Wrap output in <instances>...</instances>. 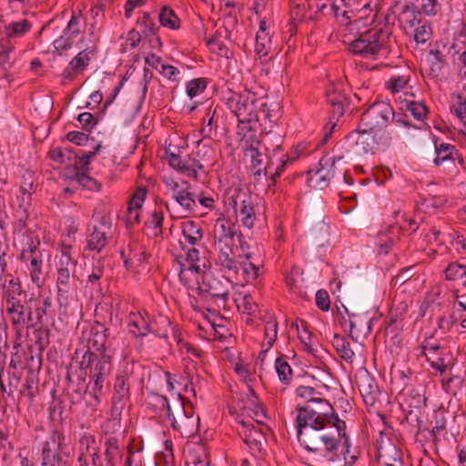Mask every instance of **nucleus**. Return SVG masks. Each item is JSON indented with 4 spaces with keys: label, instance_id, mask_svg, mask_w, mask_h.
<instances>
[{
    "label": "nucleus",
    "instance_id": "ddd939ff",
    "mask_svg": "<svg viewBox=\"0 0 466 466\" xmlns=\"http://www.w3.org/2000/svg\"><path fill=\"white\" fill-rule=\"evenodd\" d=\"M340 84L330 83L326 87V99L333 116H343L355 114L349 98L340 89Z\"/></svg>",
    "mask_w": 466,
    "mask_h": 466
},
{
    "label": "nucleus",
    "instance_id": "c9c22d12",
    "mask_svg": "<svg viewBox=\"0 0 466 466\" xmlns=\"http://www.w3.org/2000/svg\"><path fill=\"white\" fill-rule=\"evenodd\" d=\"M332 345L339 356L347 363H352L355 353L351 349L350 342L348 338L339 334H334Z\"/></svg>",
    "mask_w": 466,
    "mask_h": 466
},
{
    "label": "nucleus",
    "instance_id": "9d476101",
    "mask_svg": "<svg viewBox=\"0 0 466 466\" xmlns=\"http://www.w3.org/2000/svg\"><path fill=\"white\" fill-rule=\"evenodd\" d=\"M173 411L168 413V420L173 430L178 431L182 436L189 437L197 431L198 419L195 420L189 415L184 406V400L181 395L173 402Z\"/></svg>",
    "mask_w": 466,
    "mask_h": 466
},
{
    "label": "nucleus",
    "instance_id": "603ef678",
    "mask_svg": "<svg viewBox=\"0 0 466 466\" xmlns=\"http://www.w3.org/2000/svg\"><path fill=\"white\" fill-rule=\"evenodd\" d=\"M151 402L148 405L154 409L155 411H165L168 418V413L173 411V405L171 406L166 396L158 393L150 394Z\"/></svg>",
    "mask_w": 466,
    "mask_h": 466
},
{
    "label": "nucleus",
    "instance_id": "473e14b6",
    "mask_svg": "<svg viewBox=\"0 0 466 466\" xmlns=\"http://www.w3.org/2000/svg\"><path fill=\"white\" fill-rule=\"evenodd\" d=\"M209 452L207 446L198 444L188 450L187 455V464L188 466H209Z\"/></svg>",
    "mask_w": 466,
    "mask_h": 466
},
{
    "label": "nucleus",
    "instance_id": "c85d7f7f",
    "mask_svg": "<svg viewBox=\"0 0 466 466\" xmlns=\"http://www.w3.org/2000/svg\"><path fill=\"white\" fill-rule=\"evenodd\" d=\"M108 329L99 322H96L90 330L88 349L93 352H109L106 348Z\"/></svg>",
    "mask_w": 466,
    "mask_h": 466
},
{
    "label": "nucleus",
    "instance_id": "7ed1b4c3",
    "mask_svg": "<svg viewBox=\"0 0 466 466\" xmlns=\"http://www.w3.org/2000/svg\"><path fill=\"white\" fill-rule=\"evenodd\" d=\"M391 14L384 15V25L380 28L367 30L349 44L350 53L363 58L376 59L381 51H389V41L392 35Z\"/></svg>",
    "mask_w": 466,
    "mask_h": 466
},
{
    "label": "nucleus",
    "instance_id": "f3484780",
    "mask_svg": "<svg viewBox=\"0 0 466 466\" xmlns=\"http://www.w3.org/2000/svg\"><path fill=\"white\" fill-rule=\"evenodd\" d=\"M357 387L367 405H373L380 393L375 379L367 370L360 371L356 377Z\"/></svg>",
    "mask_w": 466,
    "mask_h": 466
},
{
    "label": "nucleus",
    "instance_id": "49530a36",
    "mask_svg": "<svg viewBox=\"0 0 466 466\" xmlns=\"http://www.w3.org/2000/svg\"><path fill=\"white\" fill-rule=\"evenodd\" d=\"M370 114L371 116H394V110L390 103L385 101H376L371 104L366 110L361 114L362 116Z\"/></svg>",
    "mask_w": 466,
    "mask_h": 466
},
{
    "label": "nucleus",
    "instance_id": "774afa93",
    "mask_svg": "<svg viewBox=\"0 0 466 466\" xmlns=\"http://www.w3.org/2000/svg\"><path fill=\"white\" fill-rule=\"evenodd\" d=\"M404 106L411 113L412 116H427L429 114V109L422 101H406Z\"/></svg>",
    "mask_w": 466,
    "mask_h": 466
},
{
    "label": "nucleus",
    "instance_id": "f704fd0d",
    "mask_svg": "<svg viewBox=\"0 0 466 466\" xmlns=\"http://www.w3.org/2000/svg\"><path fill=\"white\" fill-rule=\"evenodd\" d=\"M428 63L429 76L437 79L442 75L443 68L447 65L446 56L440 50H431L428 54Z\"/></svg>",
    "mask_w": 466,
    "mask_h": 466
},
{
    "label": "nucleus",
    "instance_id": "423d86ee",
    "mask_svg": "<svg viewBox=\"0 0 466 466\" xmlns=\"http://www.w3.org/2000/svg\"><path fill=\"white\" fill-rule=\"evenodd\" d=\"M30 302L31 299H24V301H13V304L6 305V313L10 317L11 325L17 339H22L25 329L35 327Z\"/></svg>",
    "mask_w": 466,
    "mask_h": 466
},
{
    "label": "nucleus",
    "instance_id": "864d4df0",
    "mask_svg": "<svg viewBox=\"0 0 466 466\" xmlns=\"http://www.w3.org/2000/svg\"><path fill=\"white\" fill-rule=\"evenodd\" d=\"M410 79V74L391 76L386 83L385 87L391 93H399L406 88Z\"/></svg>",
    "mask_w": 466,
    "mask_h": 466
},
{
    "label": "nucleus",
    "instance_id": "79ce46f5",
    "mask_svg": "<svg viewBox=\"0 0 466 466\" xmlns=\"http://www.w3.org/2000/svg\"><path fill=\"white\" fill-rule=\"evenodd\" d=\"M158 20L162 26L173 30L178 29L180 26V19L176 15L175 11L167 5H164L161 8Z\"/></svg>",
    "mask_w": 466,
    "mask_h": 466
},
{
    "label": "nucleus",
    "instance_id": "a878e982",
    "mask_svg": "<svg viewBox=\"0 0 466 466\" xmlns=\"http://www.w3.org/2000/svg\"><path fill=\"white\" fill-rule=\"evenodd\" d=\"M107 231L96 224L90 225L86 232V249L100 253L107 244Z\"/></svg>",
    "mask_w": 466,
    "mask_h": 466
},
{
    "label": "nucleus",
    "instance_id": "4468645a",
    "mask_svg": "<svg viewBox=\"0 0 466 466\" xmlns=\"http://www.w3.org/2000/svg\"><path fill=\"white\" fill-rule=\"evenodd\" d=\"M81 12H79L78 15H76L73 12L70 20L68 21L66 26L62 32V35L58 38H56L53 43L56 51L61 52L72 48L76 42V39L79 36L81 33Z\"/></svg>",
    "mask_w": 466,
    "mask_h": 466
},
{
    "label": "nucleus",
    "instance_id": "412c9836",
    "mask_svg": "<svg viewBox=\"0 0 466 466\" xmlns=\"http://www.w3.org/2000/svg\"><path fill=\"white\" fill-rule=\"evenodd\" d=\"M65 441L66 437L58 431H54L46 440L47 443L50 445V450L54 451L56 466H66V459L69 457Z\"/></svg>",
    "mask_w": 466,
    "mask_h": 466
},
{
    "label": "nucleus",
    "instance_id": "4be33fe9",
    "mask_svg": "<svg viewBox=\"0 0 466 466\" xmlns=\"http://www.w3.org/2000/svg\"><path fill=\"white\" fill-rule=\"evenodd\" d=\"M336 454L338 455L339 462H335V466H352L360 457V451L354 448L351 449L350 438L345 433L342 437L339 445H336Z\"/></svg>",
    "mask_w": 466,
    "mask_h": 466
},
{
    "label": "nucleus",
    "instance_id": "dca6fc26",
    "mask_svg": "<svg viewBox=\"0 0 466 466\" xmlns=\"http://www.w3.org/2000/svg\"><path fill=\"white\" fill-rule=\"evenodd\" d=\"M96 53L95 46H87L80 51L64 69L62 76L66 80H73L77 75L83 74L90 64L91 56Z\"/></svg>",
    "mask_w": 466,
    "mask_h": 466
},
{
    "label": "nucleus",
    "instance_id": "7c9ffc66",
    "mask_svg": "<svg viewBox=\"0 0 466 466\" xmlns=\"http://www.w3.org/2000/svg\"><path fill=\"white\" fill-rule=\"evenodd\" d=\"M176 261L177 262L178 266V278L180 282L187 287L188 289L194 288V283H196L198 286V283H201L198 280V275H203V272H205L203 269L202 271H197L191 267L187 266V263H184L181 257H177Z\"/></svg>",
    "mask_w": 466,
    "mask_h": 466
},
{
    "label": "nucleus",
    "instance_id": "bf43d9fd",
    "mask_svg": "<svg viewBox=\"0 0 466 466\" xmlns=\"http://www.w3.org/2000/svg\"><path fill=\"white\" fill-rule=\"evenodd\" d=\"M137 25L145 37L156 34V25L151 15L147 12H145L143 15L137 19Z\"/></svg>",
    "mask_w": 466,
    "mask_h": 466
},
{
    "label": "nucleus",
    "instance_id": "ea45409f",
    "mask_svg": "<svg viewBox=\"0 0 466 466\" xmlns=\"http://www.w3.org/2000/svg\"><path fill=\"white\" fill-rule=\"evenodd\" d=\"M307 183L309 187L316 189H325L329 186V181L324 175L323 170L318 164L315 168H309L307 172Z\"/></svg>",
    "mask_w": 466,
    "mask_h": 466
},
{
    "label": "nucleus",
    "instance_id": "3c124183",
    "mask_svg": "<svg viewBox=\"0 0 466 466\" xmlns=\"http://www.w3.org/2000/svg\"><path fill=\"white\" fill-rule=\"evenodd\" d=\"M173 198L181 206V208L186 212L192 213L195 211L197 202L193 198L192 193H190L187 189H181L179 192H177Z\"/></svg>",
    "mask_w": 466,
    "mask_h": 466
},
{
    "label": "nucleus",
    "instance_id": "0e129e2a",
    "mask_svg": "<svg viewBox=\"0 0 466 466\" xmlns=\"http://www.w3.org/2000/svg\"><path fill=\"white\" fill-rule=\"evenodd\" d=\"M21 339H17L15 337L13 351L11 353V360L8 365L9 370H16L17 367L22 363L25 351L21 349Z\"/></svg>",
    "mask_w": 466,
    "mask_h": 466
},
{
    "label": "nucleus",
    "instance_id": "cd10ccee",
    "mask_svg": "<svg viewBox=\"0 0 466 466\" xmlns=\"http://www.w3.org/2000/svg\"><path fill=\"white\" fill-rule=\"evenodd\" d=\"M105 273V259L93 258L90 272L87 274L86 288L96 293L101 292V279Z\"/></svg>",
    "mask_w": 466,
    "mask_h": 466
},
{
    "label": "nucleus",
    "instance_id": "37998d69",
    "mask_svg": "<svg viewBox=\"0 0 466 466\" xmlns=\"http://www.w3.org/2000/svg\"><path fill=\"white\" fill-rule=\"evenodd\" d=\"M50 158L59 164H71L76 152L72 147H54L49 152Z\"/></svg>",
    "mask_w": 466,
    "mask_h": 466
},
{
    "label": "nucleus",
    "instance_id": "c756f323",
    "mask_svg": "<svg viewBox=\"0 0 466 466\" xmlns=\"http://www.w3.org/2000/svg\"><path fill=\"white\" fill-rule=\"evenodd\" d=\"M236 230L223 218H218L214 228L215 246L223 244L235 245Z\"/></svg>",
    "mask_w": 466,
    "mask_h": 466
},
{
    "label": "nucleus",
    "instance_id": "4d7b16f0",
    "mask_svg": "<svg viewBox=\"0 0 466 466\" xmlns=\"http://www.w3.org/2000/svg\"><path fill=\"white\" fill-rule=\"evenodd\" d=\"M419 3L420 14L426 16H435L441 12V4L439 0H416Z\"/></svg>",
    "mask_w": 466,
    "mask_h": 466
},
{
    "label": "nucleus",
    "instance_id": "6ab92c4d",
    "mask_svg": "<svg viewBox=\"0 0 466 466\" xmlns=\"http://www.w3.org/2000/svg\"><path fill=\"white\" fill-rule=\"evenodd\" d=\"M233 248L234 245L229 244L216 246V248L218 250L216 264L221 271L228 276H236L238 273V264L235 259Z\"/></svg>",
    "mask_w": 466,
    "mask_h": 466
},
{
    "label": "nucleus",
    "instance_id": "5fc2aeb1",
    "mask_svg": "<svg viewBox=\"0 0 466 466\" xmlns=\"http://www.w3.org/2000/svg\"><path fill=\"white\" fill-rule=\"evenodd\" d=\"M57 261L56 262V273L69 272L76 273V268L77 265V259L74 258L72 255H59L56 257Z\"/></svg>",
    "mask_w": 466,
    "mask_h": 466
},
{
    "label": "nucleus",
    "instance_id": "a18cd8bd",
    "mask_svg": "<svg viewBox=\"0 0 466 466\" xmlns=\"http://www.w3.org/2000/svg\"><path fill=\"white\" fill-rule=\"evenodd\" d=\"M275 370L282 384L289 385L293 378V370L283 357L277 358Z\"/></svg>",
    "mask_w": 466,
    "mask_h": 466
},
{
    "label": "nucleus",
    "instance_id": "aec40b11",
    "mask_svg": "<svg viewBox=\"0 0 466 466\" xmlns=\"http://www.w3.org/2000/svg\"><path fill=\"white\" fill-rule=\"evenodd\" d=\"M426 397L416 389L410 390L405 399V404L409 409L406 411V419L408 420H416L419 429L421 422L420 420V410L426 406Z\"/></svg>",
    "mask_w": 466,
    "mask_h": 466
},
{
    "label": "nucleus",
    "instance_id": "09e8293b",
    "mask_svg": "<svg viewBox=\"0 0 466 466\" xmlns=\"http://www.w3.org/2000/svg\"><path fill=\"white\" fill-rule=\"evenodd\" d=\"M100 147L101 146L98 144L95 147L93 151L76 153V157L73 159L76 172L78 170L88 171L90 160L99 151Z\"/></svg>",
    "mask_w": 466,
    "mask_h": 466
},
{
    "label": "nucleus",
    "instance_id": "f257e3e1",
    "mask_svg": "<svg viewBox=\"0 0 466 466\" xmlns=\"http://www.w3.org/2000/svg\"><path fill=\"white\" fill-rule=\"evenodd\" d=\"M295 425L299 444L312 453L310 466H335L336 445L345 436L346 422L328 400L296 407Z\"/></svg>",
    "mask_w": 466,
    "mask_h": 466
},
{
    "label": "nucleus",
    "instance_id": "13d9d810",
    "mask_svg": "<svg viewBox=\"0 0 466 466\" xmlns=\"http://www.w3.org/2000/svg\"><path fill=\"white\" fill-rule=\"evenodd\" d=\"M208 86V80L205 77L194 78L186 85L187 95L194 98L202 94Z\"/></svg>",
    "mask_w": 466,
    "mask_h": 466
},
{
    "label": "nucleus",
    "instance_id": "bb28decb",
    "mask_svg": "<svg viewBox=\"0 0 466 466\" xmlns=\"http://www.w3.org/2000/svg\"><path fill=\"white\" fill-rule=\"evenodd\" d=\"M128 328L130 333L136 337L147 336L151 332L147 313L131 312L128 316Z\"/></svg>",
    "mask_w": 466,
    "mask_h": 466
},
{
    "label": "nucleus",
    "instance_id": "5701e85b",
    "mask_svg": "<svg viewBox=\"0 0 466 466\" xmlns=\"http://www.w3.org/2000/svg\"><path fill=\"white\" fill-rule=\"evenodd\" d=\"M343 160V157H323L319 159L318 166L323 170L324 175L329 181V183L338 179L340 180L341 175L345 176V167L340 165V162Z\"/></svg>",
    "mask_w": 466,
    "mask_h": 466
},
{
    "label": "nucleus",
    "instance_id": "e2e57ef3",
    "mask_svg": "<svg viewBox=\"0 0 466 466\" xmlns=\"http://www.w3.org/2000/svg\"><path fill=\"white\" fill-rule=\"evenodd\" d=\"M105 445L106 460L108 465L113 466L116 457L119 454L118 441L114 437H109L106 439Z\"/></svg>",
    "mask_w": 466,
    "mask_h": 466
},
{
    "label": "nucleus",
    "instance_id": "2eb2a0df",
    "mask_svg": "<svg viewBox=\"0 0 466 466\" xmlns=\"http://www.w3.org/2000/svg\"><path fill=\"white\" fill-rule=\"evenodd\" d=\"M167 160L170 167L178 171L179 173L188 177L198 179V174L197 169H203L204 165L200 163L196 157L187 155L182 158L179 155L175 153L167 152Z\"/></svg>",
    "mask_w": 466,
    "mask_h": 466
},
{
    "label": "nucleus",
    "instance_id": "58836bf2",
    "mask_svg": "<svg viewBox=\"0 0 466 466\" xmlns=\"http://www.w3.org/2000/svg\"><path fill=\"white\" fill-rule=\"evenodd\" d=\"M32 28V23L27 19L13 21L5 25V34L7 39L21 37Z\"/></svg>",
    "mask_w": 466,
    "mask_h": 466
},
{
    "label": "nucleus",
    "instance_id": "a19ab883",
    "mask_svg": "<svg viewBox=\"0 0 466 466\" xmlns=\"http://www.w3.org/2000/svg\"><path fill=\"white\" fill-rule=\"evenodd\" d=\"M228 107L236 116L241 115L251 116V110H248V99L241 95H235L228 100Z\"/></svg>",
    "mask_w": 466,
    "mask_h": 466
},
{
    "label": "nucleus",
    "instance_id": "393cba45",
    "mask_svg": "<svg viewBox=\"0 0 466 466\" xmlns=\"http://www.w3.org/2000/svg\"><path fill=\"white\" fill-rule=\"evenodd\" d=\"M344 309L349 317L350 337L352 339L357 340V338L354 337L355 333L358 335L362 332H371V319L367 313H350L348 309Z\"/></svg>",
    "mask_w": 466,
    "mask_h": 466
},
{
    "label": "nucleus",
    "instance_id": "72a5a7b5",
    "mask_svg": "<svg viewBox=\"0 0 466 466\" xmlns=\"http://www.w3.org/2000/svg\"><path fill=\"white\" fill-rule=\"evenodd\" d=\"M11 279L8 280V285L3 292V299L5 300L6 305L13 304V301H24L20 297L24 295L26 297L25 291L23 289L19 278H14L11 274L8 275Z\"/></svg>",
    "mask_w": 466,
    "mask_h": 466
},
{
    "label": "nucleus",
    "instance_id": "4c0bfd02",
    "mask_svg": "<svg viewBox=\"0 0 466 466\" xmlns=\"http://www.w3.org/2000/svg\"><path fill=\"white\" fill-rule=\"evenodd\" d=\"M25 261H29L28 270L32 282L40 286L43 275L42 254L33 251V255L28 256Z\"/></svg>",
    "mask_w": 466,
    "mask_h": 466
},
{
    "label": "nucleus",
    "instance_id": "c03bdc74",
    "mask_svg": "<svg viewBox=\"0 0 466 466\" xmlns=\"http://www.w3.org/2000/svg\"><path fill=\"white\" fill-rule=\"evenodd\" d=\"M182 234L184 238L191 245H195L203 238L201 227L198 226L194 221L188 220L182 225Z\"/></svg>",
    "mask_w": 466,
    "mask_h": 466
},
{
    "label": "nucleus",
    "instance_id": "0eeeda50",
    "mask_svg": "<svg viewBox=\"0 0 466 466\" xmlns=\"http://www.w3.org/2000/svg\"><path fill=\"white\" fill-rule=\"evenodd\" d=\"M197 292L203 300L222 299L225 303L229 296L228 278L219 279L211 273L203 272Z\"/></svg>",
    "mask_w": 466,
    "mask_h": 466
},
{
    "label": "nucleus",
    "instance_id": "052dcab7",
    "mask_svg": "<svg viewBox=\"0 0 466 466\" xmlns=\"http://www.w3.org/2000/svg\"><path fill=\"white\" fill-rule=\"evenodd\" d=\"M164 220V215L162 211L155 210L150 218L145 222V226L147 228L152 229V235L155 237L162 235V224Z\"/></svg>",
    "mask_w": 466,
    "mask_h": 466
},
{
    "label": "nucleus",
    "instance_id": "a211bd4d",
    "mask_svg": "<svg viewBox=\"0 0 466 466\" xmlns=\"http://www.w3.org/2000/svg\"><path fill=\"white\" fill-rule=\"evenodd\" d=\"M398 21L400 27L406 35L411 34L413 28L420 24V14L418 5L412 0H405V4L398 15Z\"/></svg>",
    "mask_w": 466,
    "mask_h": 466
},
{
    "label": "nucleus",
    "instance_id": "1a4fd4ad",
    "mask_svg": "<svg viewBox=\"0 0 466 466\" xmlns=\"http://www.w3.org/2000/svg\"><path fill=\"white\" fill-rule=\"evenodd\" d=\"M373 145V142L368 141L356 128L345 137L342 145L343 154L339 156L343 157V159L357 160L369 153L375 154L377 150Z\"/></svg>",
    "mask_w": 466,
    "mask_h": 466
},
{
    "label": "nucleus",
    "instance_id": "f03ea898",
    "mask_svg": "<svg viewBox=\"0 0 466 466\" xmlns=\"http://www.w3.org/2000/svg\"><path fill=\"white\" fill-rule=\"evenodd\" d=\"M79 369L89 379L84 394H89L96 404L100 403L101 398L108 390L109 377L113 370L110 352H93L86 350L79 361Z\"/></svg>",
    "mask_w": 466,
    "mask_h": 466
},
{
    "label": "nucleus",
    "instance_id": "680f3d73",
    "mask_svg": "<svg viewBox=\"0 0 466 466\" xmlns=\"http://www.w3.org/2000/svg\"><path fill=\"white\" fill-rule=\"evenodd\" d=\"M413 34L414 40L418 44H424L426 43L431 36V25L428 23H423L422 25H417L413 31L411 32Z\"/></svg>",
    "mask_w": 466,
    "mask_h": 466
},
{
    "label": "nucleus",
    "instance_id": "b1692460",
    "mask_svg": "<svg viewBox=\"0 0 466 466\" xmlns=\"http://www.w3.org/2000/svg\"><path fill=\"white\" fill-rule=\"evenodd\" d=\"M434 146L436 157L433 159V163L436 166L454 164L456 159H458L459 163H462V157L459 155L455 146L448 143L438 144L437 141H435Z\"/></svg>",
    "mask_w": 466,
    "mask_h": 466
},
{
    "label": "nucleus",
    "instance_id": "6e6d98bb",
    "mask_svg": "<svg viewBox=\"0 0 466 466\" xmlns=\"http://www.w3.org/2000/svg\"><path fill=\"white\" fill-rule=\"evenodd\" d=\"M75 179L76 183L83 188L88 189L90 191H96L100 188V184L91 177L87 171L78 170L75 173Z\"/></svg>",
    "mask_w": 466,
    "mask_h": 466
},
{
    "label": "nucleus",
    "instance_id": "e433bc0d",
    "mask_svg": "<svg viewBox=\"0 0 466 466\" xmlns=\"http://www.w3.org/2000/svg\"><path fill=\"white\" fill-rule=\"evenodd\" d=\"M278 338V321L276 318H270L265 322L264 326V339L262 343V350L259 353V357L268 351L276 342Z\"/></svg>",
    "mask_w": 466,
    "mask_h": 466
},
{
    "label": "nucleus",
    "instance_id": "de8ad7c7",
    "mask_svg": "<svg viewBox=\"0 0 466 466\" xmlns=\"http://www.w3.org/2000/svg\"><path fill=\"white\" fill-rule=\"evenodd\" d=\"M329 226L319 222L310 230V238L318 247H324L329 242Z\"/></svg>",
    "mask_w": 466,
    "mask_h": 466
},
{
    "label": "nucleus",
    "instance_id": "69168bd1",
    "mask_svg": "<svg viewBox=\"0 0 466 466\" xmlns=\"http://www.w3.org/2000/svg\"><path fill=\"white\" fill-rule=\"evenodd\" d=\"M296 394L297 396L307 400V403L305 406H308L310 403H319V401L326 400L325 399L315 397V395L317 394V390L313 387L309 386H299L296 389Z\"/></svg>",
    "mask_w": 466,
    "mask_h": 466
},
{
    "label": "nucleus",
    "instance_id": "9b49d317",
    "mask_svg": "<svg viewBox=\"0 0 466 466\" xmlns=\"http://www.w3.org/2000/svg\"><path fill=\"white\" fill-rule=\"evenodd\" d=\"M76 273L61 272L56 273V300L58 312L66 316L68 311L70 301L74 299L76 291Z\"/></svg>",
    "mask_w": 466,
    "mask_h": 466
},
{
    "label": "nucleus",
    "instance_id": "2f4dec72",
    "mask_svg": "<svg viewBox=\"0 0 466 466\" xmlns=\"http://www.w3.org/2000/svg\"><path fill=\"white\" fill-rule=\"evenodd\" d=\"M444 279L461 284L466 289V264L450 262L443 270Z\"/></svg>",
    "mask_w": 466,
    "mask_h": 466
},
{
    "label": "nucleus",
    "instance_id": "8fccbe9b",
    "mask_svg": "<svg viewBox=\"0 0 466 466\" xmlns=\"http://www.w3.org/2000/svg\"><path fill=\"white\" fill-rule=\"evenodd\" d=\"M272 42L269 33L258 32L255 51L259 56H267L271 51Z\"/></svg>",
    "mask_w": 466,
    "mask_h": 466
},
{
    "label": "nucleus",
    "instance_id": "f8f14e48",
    "mask_svg": "<svg viewBox=\"0 0 466 466\" xmlns=\"http://www.w3.org/2000/svg\"><path fill=\"white\" fill-rule=\"evenodd\" d=\"M130 402V376L126 370L115 377L112 393V410L120 414Z\"/></svg>",
    "mask_w": 466,
    "mask_h": 466
},
{
    "label": "nucleus",
    "instance_id": "20e7f679",
    "mask_svg": "<svg viewBox=\"0 0 466 466\" xmlns=\"http://www.w3.org/2000/svg\"><path fill=\"white\" fill-rule=\"evenodd\" d=\"M237 135L242 142V152L245 157L250 159V169H256L262 166L263 153L261 151V137L268 134L262 127L260 118H238Z\"/></svg>",
    "mask_w": 466,
    "mask_h": 466
},
{
    "label": "nucleus",
    "instance_id": "338daca9",
    "mask_svg": "<svg viewBox=\"0 0 466 466\" xmlns=\"http://www.w3.org/2000/svg\"><path fill=\"white\" fill-rule=\"evenodd\" d=\"M241 429L238 430L243 441L249 440L254 437H263L260 430L257 429L252 422L248 420H240Z\"/></svg>",
    "mask_w": 466,
    "mask_h": 466
},
{
    "label": "nucleus",
    "instance_id": "6e6552de",
    "mask_svg": "<svg viewBox=\"0 0 466 466\" xmlns=\"http://www.w3.org/2000/svg\"><path fill=\"white\" fill-rule=\"evenodd\" d=\"M228 206L240 217L241 223L248 228H252L256 220L254 198L249 191L235 189L228 199Z\"/></svg>",
    "mask_w": 466,
    "mask_h": 466
},
{
    "label": "nucleus",
    "instance_id": "39448f33",
    "mask_svg": "<svg viewBox=\"0 0 466 466\" xmlns=\"http://www.w3.org/2000/svg\"><path fill=\"white\" fill-rule=\"evenodd\" d=\"M389 118H360L357 129L368 141L374 143L377 151L385 150L391 142L387 127Z\"/></svg>",
    "mask_w": 466,
    "mask_h": 466
}]
</instances>
